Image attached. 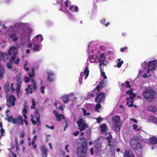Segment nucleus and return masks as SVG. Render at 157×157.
<instances>
[{
	"instance_id": "nucleus-1",
	"label": "nucleus",
	"mask_w": 157,
	"mask_h": 157,
	"mask_svg": "<svg viewBox=\"0 0 157 157\" xmlns=\"http://www.w3.org/2000/svg\"><path fill=\"white\" fill-rule=\"evenodd\" d=\"M82 144L80 147L77 148V153L78 157H86L87 154V143L84 138H81Z\"/></svg>"
},
{
	"instance_id": "nucleus-2",
	"label": "nucleus",
	"mask_w": 157,
	"mask_h": 157,
	"mask_svg": "<svg viewBox=\"0 0 157 157\" xmlns=\"http://www.w3.org/2000/svg\"><path fill=\"white\" fill-rule=\"evenodd\" d=\"M143 94L145 99L150 101L155 98L156 93L151 87H148L146 88L143 92Z\"/></svg>"
},
{
	"instance_id": "nucleus-3",
	"label": "nucleus",
	"mask_w": 157,
	"mask_h": 157,
	"mask_svg": "<svg viewBox=\"0 0 157 157\" xmlns=\"http://www.w3.org/2000/svg\"><path fill=\"white\" fill-rule=\"evenodd\" d=\"M113 127L117 132L120 130V127L121 125L120 117L119 116H114L112 117Z\"/></svg>"
},
{
	"instance_id": "nucleus-4",
	"label": "nucleus",
	"mask_w": 157,
	"mask_h": 157,
	"mask_svg": "<svg viewBox=\"0 0 157 157\" xmlns=\"http://www.w3.org/2000/svg\"><path fill=\"white\" fill-rule=\"evenodd\" d=\"M138 138H132L130 140V147L135 151L142 148L143 146L138 142Z\"/></svg>"
},
{
	"instance_id": "nucleus-5",
	"label": "nucleus",
	"mask_w": 157,
	"mask_h": 157,
	"mask_svg": "<svg viewBox=\"0 0 157 157\" xmlns=\"http://www.w3.org/2000/svg\"><path fill=\"white\" fill-rule=\"evenodd\" d=\"M31 84H29L28 86V88L25 89L26 94H29V93L32 94L33 91H36V82L34 78L31 80Z\"/></svg>"
},
{
	"instance_id": "nucleus-6",
	"label": "nucleus",
	"mask_w": 157,
	"mask_h": 157,
	"mask_svg": "<svg viewBox=\"0 0 157 157\" xmlns=\"http://www.w3.org/2000/svg\"><path fill=\"white\" fill-rule=\"evenodd\" d=\"M80 132L84 130L86 127V124L85 120L82 117H79L77 121Z\"/></svg>"
},
{
	"instance_id": "nucleus-7",
	"label": "nucleus",
	"mask_w": 157,
	"mask_h": 157,
	"mask_svg": "<svg viewBox=\"0 0 157 157\" xmlns=\"http://www.w3.org/2000/svg\"><path fill=\"white\" fill-rule=\"evenodd\" d=\"M17 99L13 95H10L6 96V105L9 108L15 105V102Z\"/></svg>"
},
{
	"instance_id": "nucleus-8",
	"label": "nucleus",
	"mask_w": 157,
	"mask_h": 157,
	"mask_svg": "<svg viewBox=\"0 0 157 157\" xmlns=\"http://www.w3.org/2000/svg\"><path fill=\"white\" fill-rule=\"evenodd\" d=\"M105 94L103 92L99 93L95 97V101L97 103H100L104 100Z\"/></svg>"
},
{
	"instance_id": "nucleus-9",
	"label": "nucleus",
	"mask_w": 157,
	"mask_h": 157,
	"mask_svg": "<svg viewBox=\"0 0 157 157\" xmlns=\"http://www.w3.org/2000/svg\"><path fill=\"white\" fill-rule=\"evenodd\" d=\"M40 148L42 157H47L48 150L47 149L45 145H44L40 146Z\"/></svg>"
},
{
	"instance_id": "nucleus-10",
	"label": "nucleus",
	"mask_w": 157,
	"mask_h": 157,
	"mask_svg": "<svg viewBox=\"0 0 157 157\" xmlns=\"http://www.w3.org/2000/svg\"><path fill=\"white\" fill-rule=\"evenodd\" d=\"M7 53L9 56H10L11 55L17 56V51L16 47L15 46H13L10 47Z\"/></svg>"
},
{
	"instance_id": "nucleus-11",
	"label": "nucleus",
	"mask_w": 157,
	"mask_h": 157,
	"mask_svg": "<svg viewBox=\"0 0 157 157\" xmlns=\"http://www.w3.org/2000/svg\"><path fill=\"white\" fill-rule=\"evenodd\" d=\"M6 120L8 122H11L13 124H17V118H13L12 115L9 116V114H7Z\"/></svg>"
},
{
	"instance_id": "nucleus-12",
	"label": "nucleus",
	"mask_w": 157,
	"mask_h": 157,
	"mask_svg": "<svg viewBox=\"0 0 157 157\" xmlns=\"http://www.w3.org/2000/svg\"><path fill=\"white\" fill-rule=\"evenodd\" d=\"M157 60L152 61L148 65V67L149 70H153L156 68Z\"/></svg>"
},
{
	"instance_id": "nucleus-13",
	"label": "nucleus",
	"mask_w": 157,
	"mask_h": 157,
	"mask_svg": "<svg viewBox=\"0 0 157 157\" xmlns=\"http://www.w3.org/2000/svg\"><path fill=\"white\" fill-rule=\"evenodd\" d=\"M48 77L47 78L49 82H52L54 80L55 75L54 74L51 72H47Z\"/></svg>"
},
{
	"instance_id": "nucleus-14",
	"label": "nucleus",
	"mask_w": 157,
	"mask_h": 157,
	"mask_svg": "<svg viewBox=\"0 0 157 157\" xmlns=\"http://www.w3.org/2000/svg\"><path fill=\"white\" fill-rule=\"evenodd\" d=\"M19 33L22 36H28L27 31L24 27H21L20 28Z\"/></svg>"
},
{
	"instance_id": "nucleus-15",
	"label": "nucleus",
	"mask_w": 157,
	"mask_h": 157,
	"mask_svg": "<svg viewBox=\"0 0 157 157\" xmlns=\"http://www.w3.org/2000/svg\"><path fill=\"white\" fill-rule=\"evenodd\" d=\"M13 56H11L10 60L9 61L13 63L14 61V63L16 64H18L19 63V62L20 61V59L19 58H17L16 60H15L16 58V57L17 56L13 55Z\"/></svg>"
},
{
	"instance_id": "nucleus-16",
	"label": "nucleus",
	"mask_w": 157,
	"mask_h": 157,
	"mask_svg": "<svg viewBox=\"0 0 157 157\" xmlns=\"http://www.w3.org/2000/svg\"><path fill=\"white\" fill-rule=\"evenodd\" d=\"M99 84L98 85L96 88H95L97 90V92L96 93H98V92L100 90V89L101 87H104V81L103 80L101 81L99 83Z\"/></svg>"
},
{
	"instance_id": "nucleus-17",
	"label": "nucleus",
	"mask_w": 157,
	"mask_h": 157,
	"mask_svg": "<svg viewBox=\"0 0 157 157\" xmlns=\"http://www.w3.org/2000/svg\"><path fill=\"white\" fill-rule=\"evenodd\" d=\"M9 37L12 39L13 41L16 42L18 40V37L16 36V33H13L11 34H10L8 35Z\"/></svg>"
},
{
	"instance_id": "nucleus-18",
	"label": "nucleus",
	"mask_w": 157,
	"mask_h": 157,
	"mask_svg": "<svg viewBox=\"0 0 157 157\" xmlns=\"http://www.w3.org/2000/svg\"><path fill=\"white\" fill-rule=\"evenodd\" d=\"M107 125L105 124H102L101 126V130L102 133L106 134L107 131Z\"/></svg>"
},
{
	"instance_id": "nucleus-19",
	"label": "nucleus",
	"mask_w": 157,
	"mask_h": 157,
	"mask_svg": "<svg viewBox=\"0 0 157 157\" xmlns=\"http://www.w3.org/2000/svg\"><path fill=\"white\" fill-rule=\"evenodd\" d=\"M63 102L65 103H67L69 101V96L68 95H64L62 97Z\"/></svg>"
},
{
	"instance_id": "nucleus-20",
	"label": "nucleus",
	"mask_w": 157,
	"mask_h": 157,
	"mask_svg": "<svg viewBox=\"0 0 157 157\" xmlns=\"http://www.w3.org/2000/svg\"><path fill=\"white\" fill-rule=\"evenodd\" d=\"M106 59V58L105 54L102 53L101 54L100 57L99 59V62H104Z\"/></svg>"
},
{
	"instance_id": "nucleus-21",
	"label": "nucleus",
	"mask_w": 157,
	"mask_h": 157,
	"mask_svg": "<svg viewBox=\"0 0 157 157\" xmlns=\"http://www.w3.org/2000/svg\"><path fill=\"white\" fill-rule=\"evenodd\" d=\"M56 120L58 121H61V118L63 119H65V118L63 114H59L56 117Z\"/></svg>"
},
{
	"instance_id": "nucleus-22",
	"label": "nucleus",
	"mask_w": 157,
	"mask_h": 157,
	"mask_svg": "<svg viewBox=\"0 0 157 157\" xmlns=\"http://www.w3.org/2000/svg\"><path fill=\"white\" fill-rule=\"evenodd\" d=\"M10 83L8 82H7L4 86V89L6 93H7L10 90Z\"/></svg>"
},
{
	"instance_id": "nucleus-23",
	"label": "nucleus",
	"mask_w": 157,
	"mask_h": 157,
	"mask_svg": "<svg viewBox=\"0 0 157 157\" xmlns=\"http://www.w3.org/2000/svg\"><path fill=\"white\" fill-rule=\"evenodd\" d=\"M40 46L39 44H35L33 47V50L34 52L39 51L40 50Z\"/></svg>"
},
{
	"instance_id": "nucleus-24",
	"label": "nucleus",
	"mask_w": 157,
	"mask_h": 157,
	"mask_svg": "<svg viewBox=\"0 0 157 157\" xmlns=\"http://www.w3.org/2000/svg\"><path fill=\"white\" fill-rule=\"evenodd\" d=\"M150 142L152 144H157V139L155 137H153L150 138Z\"/></svg>"
},
{
	"instance_id": "nucleus-25",
	"label": "nucleus",
	"mask_w": 157,
	"mask_h": 157,
	"mask_svg": "<svg viewBox=\"0 0 157 157\" xmlns=\"http://www.w3.org/2000/svg\"><path fill=\"white\" fill-rule=\"evenodd\" d=\"M18 119L20 121V122H18V124L22 125L23 124V120L22 116L21 115H18L17 117Z\"/></svg>"
},
{
	"instance_id": "nucleus-26",
	"label": "nucleus",
	"mask_w": 157,
	"mask_h": 157,
	"mask_svg": "<svg viewBox=\"0 0 157 157\" xmlns=\"http://www.w3.org/2000/svg\"><path fill=\"white\" fill-rule=\"evenodd\" d=\"M32 72H29L28 73L29 76V77H30V78H32L35 75V74L34 73V68H32Z\"/></svg>"
},
{
	"instance_id": "nucleus-27",
	"label": "nucleus",
	"mask_w": 157,
	"mask_h": 157,
	"mask_svg": "<svg viewBox=\"0 0 157 157\" xmlns=\"http://www.w3.org/2000/svg\"><path fill=\"white\" fill-rule=\"evenodd\" d=\"M89 71L88 70L87 67H86L84 71V74L86 75L85 78V79H86L87 77L89 75Z\"/></svg>"
},
{
	"instance_id": "nucleus-28",
	"label": "nucleus",
	"mask_w": 157,
	"mask_h": 157,
	"mask_svg": "<svg viewBox=\"0 0 157 157\" xmlns=\"http://www.w3.org/2000/svg\"><path fill=\"white\" fill-rule=\"evenodd\" d=\"M13 63L9 61L6 64V66L9 69H12L13 68Z\"/></svg>"
},
{
	"instance_id": "nucleus-29",
	"label": "nucleus",
	"mask_w": 157,
	"mask_h": 157,
	"mask_svg": "<svg viewBox=\"0 0 157 157\" xmlns=\"http://www.w3.org/2000/svg\"><path fill=\"white\" fill-rule=\"evenodd\" d=\"M136 95L135 94H132V96H130V97L128 98V101H129V99L131 98V100L130 101V103L131 104L133 103V100L134 99V98L135 97Z\"/></svg>"
},
{
	"instance_id": "nucleus-30",
	"label": "nucleus",
	"mask_w": 157,
	"mask_h": 157,
	"mask_svg": "<svg viewBox=\"0 0 157 157\" xmlns=\"http://www.w3.org/2000/svg\"><path fill=\"white\" fill-rule=\"evenodd\" d=\"M119 62L117 63V67L118 68H120L121 67L122 64L123 63V60L121 61V59H118Z\"/></svg>"
},
{
	"instance_id": "nucleus-31",
	"label": "nucleus",
	"mask_w": 157,
	"mask_h": 157,
	"mask_svg": "<svg viewBox=\"0 0 157 157\" xmlns=\"http://www.w3.org/2000/svg\"><path fill=\"white\" fill-rule=\"evenodd\" d=\"M149 110L153 112V113H155L156 112V109L155 108L152 106H149L148 107Z\"/></svg>"
},
{
	"instance_id": "nucleus-32",
	"label": "nucleus",
	"mask_w": 157,
	"mask_h": 157,
	"mask_svg": "<svg viewBox=\"0 0 157 157\" xmlns=\"http://www.w3.org/2000/svg\"><path fill=\"white\" fill-rule=\"evenodd\" d=\"M101 107L100 103H98L96 105V107L95 108V110L97 112H99V108Z\"/></svg>"
},
{
	"instance_id": "nucleus-33",
	"label": "nucleus",
	"mask_w": 157,
	"mask_h": 157,
	"mask_svg": "<svg viewBox=\"0 0 157 157\" xmlns=\"http://www.w3.org/2000/svg\"><path fill=\"white\" fill-rule=\"evenodd\" d=\"M103 69H101L100 71L101 75L103 77V78L104 79H106L107 78V76L105 75V72L103 71Z\"/></svg>"
},
{
	"instance_id": "nucleus-34",
	"label": "nucleus",
	"mask_w": 157,
	"mask_h": 157,
	"mask_svg": "<svg viewBox=\"0 0 157 157\" xmlns=\"http://www.w3.org/2000/svg\"><path fill=\"white\" fill-rule=\"evenodd\" d=\"M34 114L35 118L40 117L39 113V111L37 109H35Z\"/></svg>"
},
{
	"instance_id": "nucleus-35",
	"label": "nucleus",
	"mask_w": 157,
	"mask_h": 157,
	"mask_svg": "<svg viewBox=\"0 0 157 157\" xmlns=\"http://www.w3.org/2000/svg\"><path fill=\"white\" fill-rule=\"evenodd\" d=\"M126 84L122 83L121 84V87L123 89L125 88L126 87L128 88V81H126L125 82Z\"/></svg>"
},
{
	"instance_id": "nucleus-36",
	"label": "nucleus",
	"mask_w": 157,
	"mask_h": 157,
	"mask_svg": "<svg viewBox=\"0 0 157 157\" xmlns=\"http://www.w3.org/2000/svg\"><path fill=\"white\" fill-rule=\"evenodd\" d=\"M17 86H21V84L22 83V81L21 78H18L17 79Z\"/></svg>"
},
{
	"instance_id": "nucleus-37",
	"label": "nucleus",
	"mask_w": 157,
	"mask_h": 157,
	"mask_svg": "<svg viewBox=\"0 0 157 157\" xmlns=\"http://www.w3.org/2000/svg\"><path fill=\"white\" fill-rule=\"evenodd\" d=\"M82 110L83 113L85 116H89L90 115V113H86V110L84 108H82Z\"/></svg>"
},
{
	"instance_id": "nucleus-38",
	"label": "nucleus",
	"mask_w": 157,
	"mask_h": 157,
	"mask_svg": "<svg viewBox=\"0 0 157 157\" xmlns=\"http://www.w3.org/2000/svg\"><path fill=\"white\" fill-rule=\"evenodd\" d=\"M32 105L31 106V109H34L35 108V106L36 105V102L34 99H32Z\"/></svg>"
},
{
	"instance_id": "nucleus-39",
	"label": "nucleus",
	"mask_w": 157,
	"mask_h": 157,
	"mask_svg": "<svg viewBox=\"0 0 157 157\" xmlns=\"http://www.w3.org/2000/svg\"><path fill=\"white\" fill-rule=\"evenodd\" d=\"M149 120L154 122H157V119L153 116H151L149 117Z\"/></svg>"
},
{
	"instance_id": "nucleus-40",
	"label": "nucleus",
	"mask_w": 157,
	"mask_h": 157,
	"mask_svg": "<svg viewBox=\"0 0 157 157\" xmlns=\"http://www.w3.org/2000/svg\"><path fill=\"white\" fill-rule=\"evenodd\" d=\"M0 54L1 56V57H2V58L4 57H7L8 55L6 53L3 52H0Z\"/></svg>"
},
{
	"instance_id": "nucleus-41",
	"label": "nucleus",
	"mask_w": 157,
	"mask_h": 157,
	"mask_svg": "<svg viewBox=\"0 0 157 157\" xmlns=\"http://www.w3.org/2000/svg\"><path fill=\"white\" fill-rule=\"evenodd\" d=\"M45 89V87L44 86H41L40 88L41 92L42 94H44V90Z\"/></svg>"
},
{
	"instance_id": "nucleus-42",
	"label": "nucleus",
	"mask_w": 157,
	"mask_h": 157,
	"mask_svg": "<svg viewBox=\"0 0 157 157\" xmlns=\"http://www.w3.org/2000/svg\"><path fill=\"white\" fill-rule=\"evenodd\" d=\"M10 89L12 93H13V91H15V88L13 87V84L12 83L11 84Z\"/></svg>"
},
{
	"instance_id": "nucleus-43",
	"label": "nucleus",
	"mask_w": 157,
	"mask_h": 157,
	"mask_svg": "<svg viewBox=\"0 0 157 157\" xmlns=\"http://www.w3.org/2000/svg\"><path fill=\"white\" fill-rule=\"evenodd\" d=\"M133 89L132 88L131 89L129 90H128V94H129V95L130 96H132V94H134L133 93Z\"/></svg>"
},
{
	"instance_id": "nucleus-44",
	"label": "nucleus",
	"mask_w": 157,
	"mask_h": 157,
	"mask_svg": "<svg viewBox=\"0 0 157 157\" xmlns=\"http://www.w3.org/2000/svg\"><path fill=\"white\" fill-rule=\"evenodd\" d=\"M32 29L30 27L29 28L28 31V32H27V33H28V36H29V35H30L32 33Z\"/></svg>"
},
{
	"instance_id": "nucleus-45",
	"label": "nucleus",
	"mask_w": 157,
	"mask_h": 157,
	"mask_svg": "<svg viewBox=\"0 0 157 157\" xmlns=\"http://www.w3.org/2000/svg\"><path fill=\"white\" fill-rule=\"evenodd\" d=\"M96 119L97 121V122L98 123V124H100V123L101 121L102 120V118L101 117H99L98 118H96Z\"/></svg>"
},
{
	"instance_id": "nucleus-46",
	"label": "nucleus",
	"mask_w": 157,
	"mask_h": 157,
	"mask_svg": "<svg viewBox=\"0 0 157 157\" xmlns=\"http://www.w3.org/2000/svg\"><path fill=\"white\" fill-rule=\"evenodd\" d=\"M128 157H134L133 153L130 151H128Z\"/></svg>"
},
{
	"instance_id": "nucleus-47",
	"label": "nucleus",
	"mask_w": 157,
	"mask_h": 157,
	"mask_svg": "<svg viewBox=\"0 0 157 157\" xmlns=\"http://www.w3.org/2000/svg\"><path fill=\"white\" fill-rule=\"evenodd\" d=\"M4 71L2 70H0V77L1 78H3V76Z\"/></svg>"
},
{
	"instance_id": "nucleus-48",
	"label": "nucleus",
	"mask_w": 157,
	"mask_h": 157,
	"mask_svg": "<svg viewBox=\"0 0 157 157\" xmlns=\"http://www.w3.org/2000/svg\"><path fill=\"white\" fill-rule=\"evenodd\" d=\"M23 114H26L27 113V110L26 109V106H25L24 108L22 110Z\"/></svg>"
},
{
	"instance_id": "nucleus-49",
	"label": "nucleus",
	"mask_w": 157,
	"mask_h": 157,
	"mask_svg": "<svg viewBox=\"0 0 157 157\" xmlns=\"http://www.w3.org/2000/svg\"><path fill=\"white\" fill-rule=\"evenodd\" d=\"M45 126L49 128H50L52 129H53L55 128V127L54 125H52V126L49 127V126L48 124H46Z\"/></svg>"
},
{
	"instance_id": "nucleus-50",
	"label": "nucleus",
	"mask_w": 157,
	"mask_h": 157,
	"mask_svg": "<svg viewBox=\"0 0 157 157\" xmlns=\"http://www.w3.org/2000/svg\"><path fill=\"white\" fill-rule=\"evenodd\" d=\"M36 37L37 38L39 39L40 38V40L41 41H42L43 40V38L42 35H38Z\"/></svg>"
},
{
	"instance_id": "nucleus-51",
	"label": "nucleus",
	"mask_w": 157,
	"mask_h": 157,
	"mask_svg": "<svg viewBox=\"0 0 157 157\" xmlns=\"http://www.w3.org/2000/svg\"><path fill=\"white\" fill-rule=\"evenodd\" d=\"M25 81L26 83L30 81V79L28 77H25Z\"/></svg>"
},
{
	"instance_id": "nucleus-52",
	"label": "nucleus",
	"mask_w": 157,
	"mask_h": 157,
	"mask_svg": "<svg viewBox=\"0 0 157 157\" xmlns=\"http://www.w3.org/2000/svg\"><path fill=\"white\" fill-rule=\"evenodd\" d=\"M65 126L64 127V130L65 131L66 129V128H67L68 126V122L67 120H65L64 122Z\"/></svg>"
},
{
	"instance_id": "nucleus-53",
	"label": "nucleus",
	"mask_w": 157,
	"mask_h": 157,
	"mask_svg": "<svg viewBox=\"0 0 157 157\" xmlns=\"http://www.w3.org/2000/svg\"><path fill=\"white\" fill-rule=\"evenodd\" d=\"M79 131H76L75 132H74L73 133V135L75 136H77L78 134L79 133Z\"/></svg>"
},
{
	"instance_id": "nucleus-54",
	"label": "nucleus",
	"mask_w": 157,
	"mask_h": 157,
	"mask_svg": "<svg viewBox=\"0 0 157 157\" xmlns=\"http://www.w3.org/2000/svg\"><path fill=\"white\" fill-rule=\"evenodd\" d=\"M101 62V63H100L99 64V68L100 69V70H101V69H102L101 68V66L102 65H105V64L104 62Z\"/></svg>"
},
{
	"instance_id": "nucleus-55",
	"label": "nucleus",
	"mask_w": 157,
	"mask_h": 157,
	"mask_svg": "<svg viewBox=\"0 0 157 157\" xmlns=\"http://www.w3.org/2000/svg\"><path fill=\"white\" fill-rule=\"evenodd\" d=\"M31 121L33 124L34 125H35L36 124V122L33 119H31Z\"/></svg>"
},
{
	"instance_id": "nucleus-56",
	"label": "nucleus",
	"mask_w": 157,
	"mask_h": 157,
	"mask_svg": "<svg viewBox=\"0 0 157 157\" xmlns=\"http://www.w3.org/2000/svg\"><path fill=\"white\" fill-rule=\"evenodd\" d=\"M68 2H69V1L68 0H67L65 1L64 2V4L65 6L67 7H68Z\"/></svg>"
},
{
	"instance_id": "nucleus-57",
	"label": "nucleus",
	"mask_w": 157,
	"mask_h": 157,
	"mask_svg": "<svg viewBox=\"0 0 157 157\" xmlns=\"http://www.w3.org/2000/svg\"><path fill=\"white\" fill-rule=\"evenodd\" d=\"M127 47H125L124 48H121L120 51L121 52H123L125 50H127Z\"/></svg>"
},
{
	"instance_id": "nucleus-58",
	"label": "nucleus",
	"mask_w": 157,
	"mask_h": 157,
	"mask_svg": "<svg viewBox=\"0 0 157 157\" xmlns=\"http://www.w3.org/2000/svg\"><path fill=\"white\" fill-rule=\"evenodd\" d=\"M20 87L21 86H17L16 88V90L17 93H18L19 92Z\"/></svg>"
},
{
	"instance_id": "nucleus-59",
	"label": "nucleus",
	"mask_w": 157,
	"mask_h": 157,
	"mask_svg": "<svg viewBox=\"0 0 157 157\" xmlns=\"http://www.w3.org/2000/svg\"><path fill=\"white\" fill-rule=\"evenodd\" d=\"M106 19L105 18H103V19L100 21V22L101 24L105 25V22Z\"/></svg>"
},
{
	"instance_id": "nucleus-60",
	"label": "nucleus",
	"mask_w": 157,
	"mask_h": 157,
	"mask_svg": "<svg viewBox=\"0 0 157 157\" xmlns=\"http://www.w3.org/2000/svg\"><path fill=\"white\" fill-rule=\"evenodd\" d=\"M109 136L107 137V138L106 139V140H112L113 139V138L112 137V136L111 135V134L110 133H109Z\"/></svg>"
},
{
	"instance_id": "nucleus-61",
	"label": "nucleus",
	"mask_w": 157,
	"mask_h": 157,
	"mask_svg": "<svg viewBox=\"0 0 157 157\" xmlns=\"http://www.w3.org/2000/svg\"><path fill=\"white\" fill-rule=\"evenodd\" d=\"M90 152L91 154V155H93L94 154V148H92V147L90 149Z\"/></svg>"
},
{
	"instance_id": "nucleus-62",
	"label": "nucleus",
	"mask_w": 157,
	"mask_h": 157,
	"mask_svg": "<svg viewBox=\"0 0 157 157\" xmlns=\"http://www.w3.org/2000/svg\"><path fill=\"white\" fill-rule=\"evenodd\" d=\"M25 136V133H24V132H22L21 134L20 135V137L21 138H23V137H24Z\"/></svg>"
},
{
	"instance_id": "nucleus-63",
	"label": "nucleus",
	"mask_w": 157,
	"mask_h": 157,
	"mask_svg": "<svg viewBox=\"0 0 157 157\" xmlns=\"http://www.w3.org/2000/svg\"><path fill=\"white\" fill-rule=\"evenodd\" d=\"M36 119L37 123L40 122V117H36Z\"/></svg>"
},
{
	"instance_id": "nucleus-64",
	"label": "nucleus",
	"mask_w": 157,
	"mask_h": 157,
	"mask_svg": "<svg viewBox=\"0 0 157 157\" xmlns=\"http://www.w3.org/2000/svg\"><path fill=\"white\" fill-rule=\"evenodd\" d=\"M124 157H128V151L126 150L124 151Z\"/></svg>"
}]
</instances>
